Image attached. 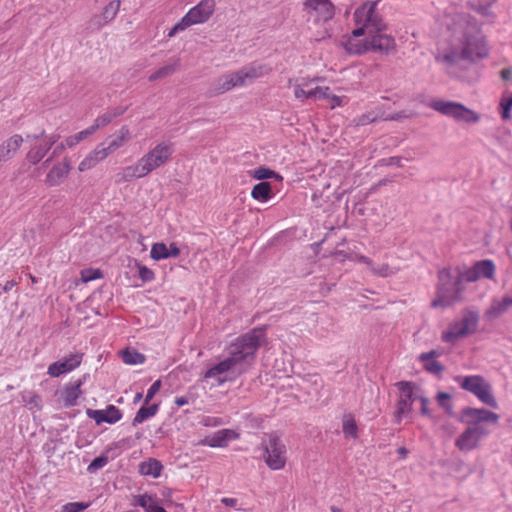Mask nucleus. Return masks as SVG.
Returning <instances> with one entry per match:
<instances>
[{
	"instance_id": "1",
	"label": "nucleus",
	"mask_w": 512,
	"mask_h": 512,
	"mask_svg": "<svg viewBox=\"0 0 512 512\" xmlns=\"http://www.w3.org/2000/svg\"><path fill=\"white\" fill-rule=\"evenodd\" d=\"M378 2L379 0L367 1L355 10L354 18L359 27L353 30V35L369 36L368 43L373 51L388 54L395 50L396 43L393 37L383 33L387 26L376 11Z\"/></svg>"
},
{
	"instance_id": "2",
	"label": "nucleus",
	"mask_w": 512,
	"mask_h": 512,
	"mask_svg": "<svg viewBox=\"0 0 512 512\" xmlns=\"http://www.w3.org/2000/svg\"><path fill=\"white\" fill-rule=\"evenodd\" d=\"M264 341L265 333L263 328H255L237 338L229 347V356L209 368L205 372L204 378H217L218 384L224 383L227 379L222 377V375L243 361L250 363L254 359L256 350Z\"/></svg>"
},
{
	"instance_id": "3",
	"label": "nucleus",
	"mask_w": 512,
	"mask_h": 512,
	"mask_svg": "<svg viewBox=\"0 0 512 512\" xmlns=\"http://www.w3.org/2000/svg\"><path fill=\"white\" fill-rule=\"evenodd\" d=\"M271 69L263 64L251 63L240 70L219 77L211 90V95H219L234 87L252 83L254 80L268 74Z\"/></svg>"
},
{
	"instance_id": "4",
	"label": "nucleus",
	"mask_w": 512,
	"mask_h": 512,
	"mask_svg": "<svg viewBox=\"0 0 512 512\" xmlns=\"http://www.w3.org/2000/svg\"><path fill=\"white\" fill-rule=\"evenodd\" d=\"M462 269L456 268L455 274L449 269L439 271V284L436 298L432 301V307H449L460 300L462 292Z\"/></svg>"
},
{
	"instance_id": "5",
	"label": "nucleus",
	"mask_w": 512,
	"mask_h": 512,
	"mask_svg": "<svg viewBox=\"0 0 512 512\" xmlns=\"http://www.w3.org/2000/svg\"><path fill=\"white\" fill-rule=\"evenodd\" d=\"M429 107L446 117L454 119L456 122L475 124L480 121V115L476 111L459 102L433 99L429 103Z\"/></svg>"
},
{
	"instance_id": "6",
	"label": "nucleus",
	"mask_w": 512,
	"mask_h": 512,
	"mask_svg": "<svg viewBox=\"0 0 512 512\" xmlns=\"http://www.w3.org/2000/svg\"><path fill=\"white\" fill-rule=\"evenodd\" d=\"M214 0H201L196 6L191 8L188 13L175 24L168 32V37H174L178 31L185 30L194 24L206 22L215 10Z\"/></svg>"
},
{
	"instance_id": "7",
	"label": "nucleus",
	"mask_w": 512,
	"mask_h": 512,
	"mask_svg": "<svg viewBox=\"0 0 512 512\" xmlns=\"http://www.w3.org/2000/svg\"><path fill=\"white\" fill-rule=\"evenodd\" d=\"M479 314L475 311L465 310L462 318L449 325L442 333L441 339L446 343H454L457 339L473 334L478 327Z\"/></svg>"
},
{
	"instance_id": "8",
	"label": "nucleus",
	"mask_w": 512,
	"mask_h": 512,
	"mask_svg": "<svg viewBox=\"0 0 512 512\" xmlns=\"http://www.w3.org/2000/svg\"><path fill=\"white\" fill-rule=\"evenodd\" d=\"M460 387L474 394L483 404L497 409L498 403L492 393L491 385L480 375L461 378Z\"/></svg>"
},
{
	"instance_id": "9",
	"label": "nucleus",
	"mask_w": 512,
	"mask_h": 512,
	"mask_svg": "<svg viewBox=\"0 0 512 512\" xmlns=\"http://www.w3.org/2000/svg\"><path fill=\"white\" fill-rule=\"evenodd\" d=\"M262 445L264 449L263 459L268 467L272 470L282 469L286 463V447L280 438L271 434L266 441H263Z\"/></svg>"
},
{
	"instance_id": "10",
	"label": "nucleus",
	"mask_w": 512,
	"mask_h": 512,
	"mask_svg": "<svg viewBox=\"0 0 512 512\" xmlns=\"http://www.w3.org/2000/svg\"><path fill=\"white\" fill-rule=\"evenodd\" d=\"M173 154V147L171 143L161 142L157 144L152 150L141 157L138 161L140 166L144 169L145 175H148L153 170L165 164Z\"/></svg>"
},
{
	"instance_id": "11",
	"label": "nucleus",
	"mask_w": 512,
	"mask_h": 512,
	"mask_svg": "<svg viewBox=\"0 0 512 512\" xmlns=\"http://www.w3.org/2000/svg\"><path fill=\"white\" fill-rule=\"evenodd\" d=\"M471 29L472 28L469 27L468 30H465L463 37L460 38L463 45L460 58L475 61L486 57L488 52L482 39L479 36H475L470 33Z\"/></svg>"
},
{
	"instance_id": "12",
	"label": "nucleus",
	"mask_w": 512,
	"mask_h": 512,
	"mask_svg": "<svg viewBox=\"0 0 512 512\" xmlns=\"http://www.w3.org/2000/svg\"><path fill=\"white\" fill-rule=\"evenodd\" d=\"M400 390V397L395 412V421L400 423L403 416L409 414L412 403L418 399V394L413 391L414 384L407 381L396 383Z\"/></svg>"
},
{
	"instance_id": "13",
	"label": "nucleus",
	"mask_w": 512,
	"mask_h": 512,
	"mask_svg": "<svg viewBox=\"0 0 512 512\" xmlns=\"http://www.w3.org/2000/svg\"><path fill=\"white\" fill-rule=\"evenodd\" d=\"M303 8L309 16L324 22L332 19L335 14V7L330 0H304Z\"/></svg>"
},
{
	"instance_id": "14",
	"label": "nucleus",
	"mask_w": 512,
	"mask_h": 512,
	"mask_svg": "<svg viewBox=\"0 0 512 512\" xmlns=\"http://www.w3.org/2000/svg\"><path fill=\"white\" fill-rule=\"evenodd\" d=\"M459 420L466 424H479L480 422L498 423L499 415L484 408L465 407L461 411Z\"/></svg>"
},
{
	"instance_id": "15",
	"label": "nucleus",
	"mask_w": 512,
	"mask_h": 512,
	"mask_svg": "<svg viewBox=\"0 0 512 512\" xmlns=\"http://www.w3.org/2000/svg\"><path fill=\"white\" fill-rule=\"evenodd\" d=\"M82 353H73L63 359L52 363L48 367V374L51 377H59L60 375L70 372L78 367L82 362Z\"/></svg>"
},
{
	"instance_id": "16",
	"label": "nucleus",
	"mask_w": 512,
	"mask_h": 512,
	"mask_svg": "<svg viewBox=\"0 0 512 512\" xmlns=\"http://www.w3.org/2000/svg\"><path fill=\"white\" fill-rule=\"evenodd\" d=\"M86 414L89 418L93 419L96 424L106 422L108 424H114L122 418L121 411L114 405H108L103 410L88 409Z\"/></svg>"
},
{
	"instance_id": "17",
	"label": "nucleus",
	"mask_w": 512,
	"mask_h": 512,
	"mask_svg": "<svg viewBox=\"0 0 512 512\" xmlns=\"http://www.w3.org/2000/svg\"><path fill=\"white\" fill-rule=\"evenodd\" d=\"M71 170V163L68 158H64L62 162L56 163L48 172L45 183L49 186L60 185L68 176Z\"/></svg>"
},
{
	"instance_id": "18",
	"label": "nucleus",
	"mask_w": 512,
	"mask_h": 512,
	"mask_svg": "<svg viewBox=\"0 0 512 512\" xmlns=\"http://www.w3.org/2000/svg\"><path fill=\"white\" fill-rule=\"evenodd\" d=\"M121 1L120 0H114L108 3L104 8L103 11L98 14L94 15L91 18V25L97 29H100L104 25L111 22L117 15L119 11Z\"/></svg>"
},
{
	"instance_id": "19",
	"label": "nucleus",
	"mask_w": 512,
	"mask_h": 512,
	"mask_svg": "<svg viewBox=\"0 0 512 512\" xmlns=\"http://www.w3.org/2000/svg\"><path fill=\"white\" fill-rule=\"evenodd\" d=\"M511 306L512 300L510 295H506L502 299H493L490 307L486 310L484 317L487 320H495L504 314Z\"/></svg>"
},
{
	"instance_id": "20",
	"label": "nucleus",
	"mask_w": 512,
	"mask_h": 512,
	"mask_svg": "<svg viewBox=\"0 0 512 512\" xmlns=\"http://www.w3.org/2000/svg\"><path fill=\"white\" fill-rule=\"evenodd\" d=\"M23 143V137L15 134L0 145V160L6 162L13 158Z\"/></svg>"
},
{
	"instance_id": "21",
	"label": "nucleus",
	"mask_w": 512,
	"mask_h": 512,
	"mask_svg": "<svg viewBox=\"0 0 512 512\" xmlns=\"http://www.w3.org/2000/svg\"><path fill=\"white\" fill-rule=\"evenodd\" d=\"M106 157L107 153L104 152V143H100L80 162L78 170L80 172L87 171L95 167L99 162L104 160Z\"/></svg>"
},
{
	"instance_id": "22",
	"label": "nucleus",
	"mask_w": 512,
	"mask_h": 512,
	"mask_svg": "<svg viewBox=\"0 0 512 512\" xmlns=\"http://www.w3.org/2000/svg\"><path fill=\"white\" fill-rule=\"evenodd\" d=\"M480 440L477 438L475 431L468 427L456 439L455 445L461 451H471L478 447Z\"/></svg>"
},
{
	"instance_id": "23",
	"label": "nucleus",
	"mask_w": 512,
	"mask_h": 512,
	"mask_svg": "<svg viewBox=\"0 0 512 512\" xmlns=\"http://www.w3.org/2000/svg\"><path fill=\"white\" fill-rule=\"evenodd\" d=\"M358 37H354L352 34L351 36L347 37L345 40H343L342 44L345 48V50L350 54H362L368 50H372L369 40L370 37L366 36L365 40H358Z\"/></svg>"
},
{
	"instance_id": "24",
	"label": "nucleus",
	"mask_w": 512,
	"mask_h": 512,
	"mask_svg": "<svg viewBox=\"0 0 512 512\" xmlns=\"http://www.w3.org/2000/svg\"><path fill=\"white\" fill-rule=\"evenodd\" d=\"M146 176L144 169L140 166L139 161L136 164L125 167L121 172L115 176L116 183L129 182L135 178Z\"/></svg>"
},
{
	"instance_id": "25",
	"label": "nucleus",
	"mask_w": 512,
	"mask_h": 512,
	"mask_svg": "<svg viewBox=\"0 0 512 512\" xmlns=\"http://www.w3.org/2000/svg\"><path fill=\"white\" fill-rule=\"evenodd\" d=\"M82 384L83 381L79 379L73 385L65 387L61 392V398L65 407H72L76 405L77 399L81 395L80 387Z\"/></svg>"
},
{
	"instance_id": "26",
	"label": "nucleus",
	"mask_w": 512,
	"mask_h": 512,
	"mask_svg": "<svg viewBox=\"0 0 512 512\" xmlns=\"http://www.w3.org/2000/svg\"><path fill=\"white\" fill-rule=\"evenodd\" d=\"M328 90H329L328 87H325V88L316 87L314 89L305 90L302 88L301 85H295L294 95L297 99H302V98L326 99V98H330V96L328 94Z\"/></svg>"
},
{
	"instance_id": "27",
	"label": "nucleus",
	"mask_w": 512,
	"mask_h": 512,
	"mask_svg": "<svg viewBox=\"0 0 512 512\" xmlns=\"http://www.w3.org/2000/svg\"><path fill=\"white\" fill-rule=\"evenodd\" d=\"M119 133L120 134L117 137L108 139L106 142H103L104 152L107 153V156L122 147L125 141L129 139L130 132L126 126H123Z\"/></svg>"
},
{
	"instance_id": "28",
	"label": "nucleus",
	"mask_w": 512,
	"mask_h": 512,
	"mask_svg": "<svg viewBox=\"0 0 512 512\" xmlns=\"http://www.w3.org/2000/svg\"><path fill=\"white\" fill-rule=\"evenodd\" d=\"M49 147L43 141L42 143H35L31 146L30 150L26 154V160L32 164L36 165L39 163L49 151Z\"/></svg>"
},
{
	"instance_id": "29",
	"label": "nucleus",
	"mask_w": 512,
	"mask_h": 512,
	"mask_svg": "<svg viewBox=\"0 0 512 512\" xmlns=\"http://www.w3.org/2000/svg\"><path fill=\"white\" fill-rule=\"evenodd\" d=\"M179 66H180V59L172 58L170 60V63L159 68L157 71L152 73L148 79H149V81H156L158 79L165 78V77L175 73L178 70Z\"/></svg>"
},
{
	"instance_id": "30",
	"label": "nucleus",
	"mask_w": 512,
	"mask_h": 512,
	"mask_svg": "<svg viewBox=\"0 0 512 512\" xmlns=\"http://www.w3.org/2000/svg\"><path fill=\"white\" fill-rule=\"evenodd\" d=\"M162 469L163 465L161 464V462L154 458H150L148 461H145L140 464L141 474L153 476L154 478L160 476Z\"/></svg>"
},
{
	"instance_id": "31",
	"label": "nucleus",
	"mask_w": 512,
	"mask_h": 512,
	"mask_svg": "<svg viewBox=\"0 0 512 512\" xmlns=\"http://www.w3.org/2000/svg\"><path fill=\"white\" fill-rule=\"evenodd\" d=\"M230 434V430L224 429L215 433L211 437H206L201 444L207 445L210 447H225L227 445L228 436Z\"/></svg>"
},
{
	"instance_id": "32",
	"label": "nucleus",
	"mask_w": 512,
	"mask_h": 512,
	"mask_svg": "<svg viewBox=\"0 0 512 512\" xmlns=\"http://www.w3.org/2000/svg\"><path fill=\"white\" fill-rule=\"evenodd\" d=\"M251 196L262 202L269 200L272 197L271 184L265 181L256 184L252 189Z\"/></svg>"
},
{
	"instance_id": "33",
	"label": "nucleus",
	"mask_w": 512,
	"mask_h": 512,
	"mask_svg": "<svg viewBox=\"0 0 512 512\" xmlns=\"http://www.w3.org/2000/svg\"><path fill=\"white\" fill-rule=\"evenodd\" d=\"M381 116L380 110H371L362 115L354 118L350 125L353 127L366 126L368 124L376 122Z\"/></svg>"
},
{
	"instance_id": "34",
	"label": "nucleus",
	"mask_w": 512,
	"mask_h": 512,
	"mask_svg": "<svg viewBox=\"0 0 512 512\" xmlns=\"http://www.w3.org/2000/svg\"><path fill=\"white\" fill-rule=\"evenodd\" d=\"M137 504L141 506L145 512H167L163 507L156 503L152 496L148 494L138 496Z\"/></svg>"
},
{
	"instance_id": "35",
	"label": "nucleus",
	"mask_w": 512,
	"mask_h": 512,
	"mask_svg": "<svg viewBox=\"0 0 512 512\" xmlns=\"http://www.w3.org/2000/svg\"><path fill=\"white\" fill-rule=\"evenodd\" d=\"M158 408H159L158 404H152L150 406H146V404H145L136 413V415L132 421V425L137 426L138 424L144 422L146 419L154 416L157 413Z\"/></svg>"
},
{
	"instance_id": "36",
	"label": "nucleus",
	"mask_w": 512,
	"mask_h": 512,
	"mask_svg": "<svg viewBox=\"0 0 512 512\" xmlns=\"http://www.w3.org/2000/svg\"><path fill=\"white\" fill-rule=\"evenodd\" d=\"M479 278L492 279L495 272V265L492 260H482L475 263Z\"/></svg>"
},
{
	"instance_id": "37",
	"label": "nucleus",
	"mask_w": 512,
	"mask_h": 512,
	"mask_svg": "<svg viewBox=\"0 0 512 512\" xmlns=\"http://www.w3.org/2000/svg\"><path fill=\"white\" fill-rule=\"evenodd\" d=\"M59 137L60 136L58 134L47 136L45 130H41V132L38 134H28L26 136V140L29 142H37L38 140L42 139L49 147V149H51L52 146L58 141Z\"/></svg>"
},
{
	"instance_id": "38",
	"label": "nucleus",
	"mask_w": 512,
	"mask_h": 512,
	"mask_svg": "<svg viewBox=\"0 0 512 512\" xmlns=\"http://www.w3.org/2000/svg\"><path fill=\"white\" fill-rule=\"evenodd\" d=\"M122 360L125 364L136 365L145 362V356L136 350H124L122 352Z\"/></svg>"
},
{
	"instance_id": "39",
	"label": "nucleus",
	"mask_w": 512,
	"mask_h": 512,
	"mask_svg": "<svg viewBox=\"0 0 512 512\" xmlns=\"http://www.w3.org/2000/svg\"><path fill=\"white\" fill-rule=\"evenodd\" d=\"M452 395L447 392H438L436 400L440 407H442L449 416H454L452 404Z\"/></svg>"
},
{
	"instance_id": "40",
	"label": "nucleus",
	"mask_w": 512,
	"mask_h": 512,
	"mask_svg": "<svg viewBox=\"0 0 512 512\" xmlns=\"http://www.w3.org/2000/svg\"><path fill=\"white\" fill-rule=\"evenodd\" d=\"M92 134H94L93 128L88 127L87 129L82 130V131L76 133L75 135L67 137L65 139L66 145H67V147L71 148V147L77 145L79 142H81L85 138L91 136Z\"/></svg>"
},
{
	"instance_id": "41",
	"label": "nucleus",
	"mask_w": 512,
	"mask_h": 512,
	"mask_svg": "<svg viewBox=\"0 0 512 512\" xmlns=\"http://www.w3.org/2000/svg\"><path fill=\"white\" fill-rule=\"evenodd\" d=\"M343 433L346 437H357V425L351 415H345L343 419Z\"/></svg>"
},
{
	"instance_id": "42",
	"label": "nucleus",
	"mask_w": 512,
	"mask_h": 512,
	"mask_svg": "<svg viewBox=\"0 0 512 512\" xmlns=\"http://www.w3.org/2000/svg\"><path fill=\"white\" fill-rule=\"evenodd\" d=\"M150 254L154 260L169 258L168 247L164 243L153 244Z\"/></svg>"
},
{
	"instance_id": "43",
	"label": "nucleus",
	"mask_w": 512,
	"mask_h": 512,
	"mask_svg": "<svg viewBox=\"0 0 512 512\" xmlns=\"http://www.w3.org/2000/svg\"><path fill=\"white\" fill-rule=\"evenodd\" d=\"M369 268L374 275L379 277H388L394 274L393 269L386 263L374 264L372 262V266Z\"/></svg>"
},
{
	"instance_id": "44",
	"label": "nucleus",
	"mask_w": 512,
	"mask_h": 512,
	"mask_svg": "<svg viewBox=\"0 0 512 512\" xmlns=\"http://www.w3.org/2000/svg\"><path fill=\"white\" fill-rule=\"evenodd\" d=\"M422 362L424 363L425 370L431 374L439 375L444 371V366L440 362H438L434 359H430V360H426V361H422Z\"/></svg>"
},
{
	"instance_id": "45",
	"label": "nucleus",
	"mask_w": 512,
	"mask_h": 512,
	"mask_svg": "<svg viewBox=\"0 0 512 512\" xmlns=\"http://www.w3.org/2000/svg\"><path fill=\"white\" fill-rule=\"evenodd\" d=\"M253 177L258 180L269 179L272 177L281 178L274 171L264 167H259L258 169L254 170Z\"/></svg>"
},
{
	"instance_id": "46",
	"label": "nucleus",
	"mask_w": 512,
	"mask_h": 512,
	"mask_svg": "<svg viewBox=\"0 0 512 512\" xmlns=\"http://www.w3.org/2000/svg\"><path fill=\"white\" fill-rule=\"evenodd\" d=\"M500 106L502 108V118L504 120H509L511 118L510 110L512 107V93L507 98H502Z\"/></svg>"
},
{
	"instance_id": "47",
	"label": "nucleus",
	"mask_w": 512,
	"mask_h": 512,
	"mask_svg": "<svg viewBox=\"0 0 512 512\" xmlns=\"http://www.w3.org/2000/svg\"><path fill=\"white\" fill-rule=\"evenodd\" d=\"M108 463V457L99 456L93 459V461L89 464L87 471L89 473H95L97 470L103 468Z\"/></svg>"
},
{
	"instance_id": "48",
	"label": "nucleus",
	"mask_w": 512,
	"mask_h": 512,
	"mask_svg": "<svg viewBox=\"0 0 512 512\" xmlns=\"http://www.w3.org/2000/svg\"><path fill=\"white\" fill-rule=\"evenodd\" d=\"M102 277V273L99 269H85L81 272V280L84 283L99 279Z\"/></svg>"
},
{
	"instance_id": "49",
	"label": "nucleus",
	"mask_w": 512,
	"mask_h": 512,
	"mask_svg": "<svg viewBox=\"0 0 512 512\" xmlns=\"http://www.w3.org/2000/svg\"><path fill=\"white\" fill-rule=\"evenodd\" d=\"M112 117L109 112L104 113L103 115L99 116L95 123L90 126V128H93V132L95 133L99 128L104 127L108 125L112 121Z\"/></svg>"
},
{
	"instance_id": "50",
	"label": "nucleus",
	"mask_w": 512,
	"mask_h": 512,
	"mask_svg": "<svg viewBox=\"0 0 512 512\" xmlns=\"http://www.w3.org/2000/svg\"><path fill=\"white\" fill-rule=\"evenodd\" d=\"M460 57V55H458L456 52H451V53H447V54H444L442 56H437L436 57V60L438 62H444L448 65H454L456 64L457 62V59Z\"/></svg>"
},
{
	"instance_id": "51",
	"label": "nucleus",
	"mask_w": 512,
	"mask_h": 512,
	"mask_svg": "<svg viewBox=\"0 0 512 512\" xmlns=\"http://www.w3.org/2000/svg\"><path fill=\"white\" fill-rule=\"evenodd\" d=\"M462 274V281L466 280L468 282H475L479 279V275L475 265L472 268L467 269L465 271L462 270Z\"/></svg>"
},
{
	"instance_id": "52",
	"label": "nucleus",
	"mask_w": 512,
	"mask_h": 512,
	"mask_svg": "<svg viewBox=\"0 0 512 512\" xmlns=\"http://www.w3.org/2000/svg\"><path fill=\"white\" fill-rule=\"evenodd\" d=\"M160 387H161V381L160 380H156L150 386V388L148 389L147 394L145 396V400H144L145 404H148L153 399L155 394L159 391Z\"/></svg>"
},
{
	"instance_id": "53",
	"label": "nucleus",
	"mask_w": 512,
	"mask_h": 512,
	"mask_svg": "<svg viewBox=\"0 0 512 512\" xmlns=\"http://www.w3.org/2000/svg\"><path fill=\"white\" fill-rule=\"evenodd\" d=\"M68 512H80L88 507V504L83 502H71L66 504Z\"/></svg>"
},
{
	"instance_id": "54",
	"label": "nucleus",
	"mask_w": 512,
	"mask_h": 512,
	"mask_svg": "<svg viewBox=\"0 0 512 512\" xmlns=\"http://www.w3.org/2000/svg\"><path fill=\"white\" fill-rule=\"evenodd\" d=\"M421 402V414L424 416H430V410L428 408L429 399L425 396L418 395V399Z\"/></svg>"
},
{
	"instance_id": "55",
	"label": "nucleus",
	"mask_w": 512,
	"mask_h": 512,
	"mask_svg": "<svg viewBox=\"0 0 512 512\" xmlns=\"http://www.w3.org/2000/svg\"><path fill=\"white\" fill-rule=\"evenodd\" d=\"M139 275L143 281H151L154 278V273L145 266L140 267Z\"/></svg>"
},
{
	"instance_id": "56",
	"label": "nucleus",
	"mask_w": 512,
	"mask_h": 512,
	"mask_svg": "<svg viewBox=\"0 0 512 512\" xmlns=\"http://www.w3.org/2000/svg\"><path fill=\"white\" fill-rule=\"evenodd\" d=\"M440 355H441V353L439 351L431 350L429 352H425V353L420 354L419 359H420V361H426V360H430V359H433L435 357H438Z\"/></svg>"
},
{
	"instance_id": "57",
	"label": "nucleus",
	"mask_w": 512,
	"mask_h": 512,
	"mask_svg": "<svg viewBox=\"0 0 512 512\" xmlns=\"http://www.w3.org/2000/svg\"><path fill=\"white\" fill-rule=\"evenodd\" d=\"M409 115L405 112V111H399L395 114H392L386 118H384V120L386 121H399L401 119H404V118H408Z\"/></svg>"
},
{
	"instance_id": "58",
	"label": "nucleus",
	"mask_w": 512,
	"mask_h": 512,
	"mask_svg": "<svg viewBox=\"0 0 512 512\" xmlns=\"http://www.w3.org/2000/svg\"><path fill=\"white\" fill-rule=\"evenodd\" d=\"M126 110H127V107L117 106L108 112L110 113L112 119H115V118L123 115Z\"/></svg>"
},
{
	"instance_id": "59",
	"label": "nucleus",
	"mask_w": 512,
	"mask_h": 512,
	"mask_svg": "<svg viewBox=\"0 0 512 512\" xmlns=\"http://www.w3.org/2000/svg\"><path fill=\"white\" fill-rule=\"evenodd\" d=\"M472 430L475 431V434L477 435V438L480 440L482 436L487 435L488 431L478 424H474V426H470Z\"/></svg>"
},
{
	"instance_id": "60",
	"label": "nucleus",
	"mask_w": 512,
	"mask_h": 512,
	"mask_svg": "<svg viewBox=\"0 0 512 512\" xmlns=\"http://www.w3.org/2000/svg\"><path fill=\"white\" fill-rule=\"evenodd\" d=\"M500 76L502 80L509 81L512 77V69L511 68H504L500 72Z\"/></svg>"
},
{
	"instance_id": "61",
	"label": "nucleus",
	"mask_w": 512,
	"mask_h": 512,
	"mask_svg": "<svg viewBox=\"0 0 512 512\" xmlns=\"http://www.w3.org/2000/svg\"><path fill=\"white\" fill-rule=\"evenodd\" d=\"M169 257H177L180 254V249L172 243L168 248Z\"/></svg>"
},
{
	"instance_id": "62",
	"label": "nucleus",
	"mask_w": 512,
	"mask_h": 512,
	"mask_svg": "<svg viewBox=\"0 0 512 512\" xmlns=\"http://www.w3.org/2000/svg\"><path fill=\"white\" fill-rule=\"evenodd\" d=\"M29 403L34 404L36 407H40L41 405V398L40 396L33 394L28 400Z\"/></svg>"
},
{
	"instance_id": "63",
	"label": "nucleus",
	"mask_w": 512,
	"mask_h": 512,
	"mask_svg": "<svg viewBox=\"0 0 512 512\" xmlns=\"http://www.w3.org/2000/svg\"><path fill=\"white\" fill-rule=\"evenodd\" d=\"M357 260L365 265H367L368 267L372 266V260L364 255H359L357 256Z\"/></svg>"
},
{
	"instance_id": "64",
	"label": "nucleus",
	"mask_w": 512,
	"mask_h": 512,
	"mask_svg": "<svg viewBox=\"0 0 512 512\" xmlns=\"http://www.w3.org/2000/svg\"><path fill=\"white\" fill-rule=\"evenodd\" d=\"M65 147H67L66 145V142L65 143H61L60 145H58L52 152V157H56L58 154H60L64 149Z\"/></svg>"
}]
</instances>
